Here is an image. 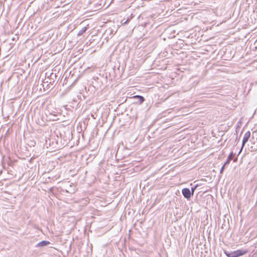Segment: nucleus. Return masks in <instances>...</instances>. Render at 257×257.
Instances as JSON below:
<instances>
[{
    "label": "nucleus",
    "mask_w": 257,
    "mask_h": 257,
    "mask_svg": "<svg viewBox=\"0 0 257 257\" xmlns=\"http://www.w3.org/2000/svg\"><path fill=\"white\" fill-rule=\"evenodd\" d=\"M250 136V133L249 131H247L244 134V135L243 136V140H242V147H241L239 153H240L241 152L242 148L243 147V146H244L245 143L248 141Z\"/></svg>",
    "instance_id": "7ed1b4c3"
},
{
    "label": "nucleus",
    "mask_w": 257,
    "mask_h": 257,
    "mask_svg": "<svg viewBox=\"0 0 257 257\" xmlns=\"http://www.w3.org/2000/svg\"><path fill=\"white\" fill-rule=\"evenodd\" d=\"M69 158H70V156L68 155H65V159H68Z\"/></svg>",
    "instance_id": "f8f14e48"
},
{
    "label": "nucleus",
    "mask_w": 257,
    "mask_h": 257,
    "mask_svg": "<svg viewBox=\"0 0 257 257\" xmlns=\"http://www.w3.org/2000/svg\"><path fill=\"white\" fill-rule=\"evenodd\" d=\"M247 250L240 249L230 251H224V253L228 257H238L239 256L245 254Z\"/></svg>",
    "instance_id": "f257e3e1"
},
{
    "label": "nucleus",
    "mask_w": 257,
    "mask_h": 257,
    "mask_svg": "<svg viewBox=\"0 0 257 257\" xmlns=\"http://www.w3.org/2000/svg\"><path fill=\"white\" fill-rule=\"evenodd\" d=\"M68 184H69V185L70 186V188L65 189V191L68 193H73L75 191V186L74 185L71 186V184H70V182L68 181Z\"/></svg>",
    "instance_id": "20e7f679"
},
{
    "label": "nucleus",
    "mask_w": 257,
    "mask_h": 257,
    "mask_svg": "<svg viewBox=\"0 0 257 257\" xmlns=\"http://www.w3.org/2000/svg\"><path fill=\"white\" fill-rule=\"evenodd\" d=\"M225 166H226V165H224H224H223V166L221 167V169H220V173H221V174H222V173H223V170H224V168H225Z\"/></svg>",
    "instance_id": "9b49d317"
},
{
    "label": "nucleus",
    "mask_w": 257,
    "mask_h": 257,
    "mask_svg": "<svg viewBox=\"0 0 257 257\" xmlns=\"http://www.w3.org/2000/svg\"><path fill=\"white\" fill-rule=\"evenodd\" d=\"M134 98L138 99V102L139 104H142L145 100L144 97L141 95H135L134 96Z\"/></svg>",
    "instance_id": "39448f33"
},
{
    "label": "nucleus",
    "mask_w": 257,
    "mask_h": 257,
    "mask_svg": "<svg viewBox=\"0 0 257 257\" xmlns=\"http://www.w3.org/2000/svg\"><path fill=\"white\" fill-rule=\"evenodd\" d=\"M50 244V242L48 241H42L38 243V246H44Z\"/></svg>",
    "instance_id": "423d86ee"
},
{
    "label": "nucleus",
    "mask_w": 257,
    "mask_h": 257,
    "mask_svg": "<svg viewBox=\"0 0 257 257\" xmlns=\"http://www.w3.org/2000/svg\"><path fill=\"white\" fill-rule=\"evenodd\" d=\"M87 30V27H83L79 31V32L78 33V36H80V35H82L84 33H85L86 32V31Z\"/></svg>",
    "instance_id": "6e6552de"
},
{
    "label": "nucleus",
    "mask_w": 257,
    "mask_h": 257,
    "mask_svg": "<svg viewBox=\"0 0 257 257\" xmlns=\"http://www.w3.org/2000/svg\"><path fill=\"white\" fill-rule=\"evenodd\" d=\"M233 156V153L231 152L228 156L227 160L226 161V162L224 163V165H227V164H228L229 163L230 161L232 159Z\"/></svg>",
    "instance_id": "0eeeda50"
},
{
    "label": "nucleus",
    "mask_w": 257,
    "mask_h": 257,
    "mask_svg": "<svg viewBox=\"0 0 257 257\" xmlns=\"http://www.w3.org/2000/svg\"><path fill=\"white\" fill-rule=\"evenodd\" d=\"M196 188H197V186H195L194 187L191 188V193H193V195L194 194V192Z\"/></svg>",
    "instance_id": "9d476101"
},
{
    "label": "nucleus",
    "mask_w": 257,
    "mask_h": 257,
    "mask_svg": "<svg viewBox=\"0 0 257 257\" xmlns=\"http://www.w3.org/2000/svg\"><path fill=\"white\" fill-rule=\"evenodd\" d=\"M182 193L184 197L187 199H190L193 196V193H191V191L189 188H183L182 190Z\"/></svg>",
    "instance_id": "f03ea898"
},
{
    "label": "nucleus",
    "mask_w": 257,
    "mask_h": 257,
    "mask_svg": "<svg viewBox=\"0 0 257 257\" xmlns=\"http://www.w3.org/2000/svg\"><path fill=\"white\" fill-rule=\"evenodd\" d=\"M75 28V25H69V26H68V30L69 31V32L72 31Z\"/></svg>",
    "instance_id": "1a4fd4ad"
}]
</instances>
